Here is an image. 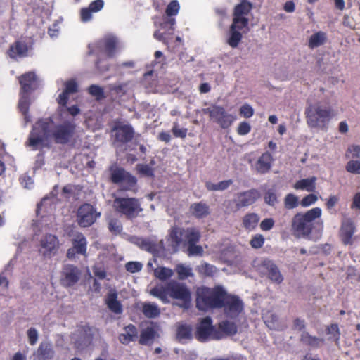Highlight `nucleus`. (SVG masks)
I'll return each mask as SVG.
<instances>
[{
  "instance_id": "37998d69",
  "label": "nucleus",
  "mask_w": 360,
  "mask_h": 360,
  "mask_svg": "<svg viewBox=\"0 0 360 360\" xmlns=\"http://www.w3.org/2000/svg\"><path fill=\"white\" fill-rule=\"evenodd\" d=\"M219 328L222 331L229 335H233L237 332V327L236 324L229 321H224L220 323Z\"/></svg>"
},
{
  "instance_id": "f3484780",
  "label": "nucleus",
  "mask_w": 360,
  "mask_h": 360,
  "mask_svg": "<svg viewBox=\"0 0 360 360\" xmlns=\"http://www.w3.org/2000/svg\"><path fill=\"white\" fill-rule=\"evenodd\" d=\"M54 354L52 344L49 342H41L33 354V360H51Z\"/></svg>"
},
{
  "instance_id": "58836bf2",
  "label": "nucleus",
  "mask_w": 360,
  "mask_h": 360,
  "mask_svg": "<svg viewBox=\"0 0 360 360\" xmlns=\"http://www.w3.org/2000/svg\"><path fill=\"white\" fill-rule=\"evenodd\" d=\"M173 274V270L169 268L159 266L154 269V276L161 281L171 278Z\"/></svg>"
},
{
  "instance_id": "f257e3e1",
  "label": "nucleus",
  "mask_w": 360,
  "mask_h": 360,
  "mask_svg": "<svg viewBox=\"0 0 360 360\" xmlns=\"http://www.w3.org/2000/svg\"><path fill=\"white\" fill-rule=\"evenodd\" d=\"M53 126V120L48 117L41 119L32 127L26 145L33 150H37L44 146L47 139L52 136L58 143H66L74 136L76 125L73 122L66 121L56 126L53 131L51 133L50 129Z\"/></svg>"
},
{
  "instance_id": "052dcab7",
  "label": "nucleus",
  "mask_w": 360,
  "mask_h": 360,
  "mask_svg": "<svg viewBox=\"0 0 360 360\" xmlns=\"http://www.w3.org/2000/svg\"><path fill=\"white\" fill-rule=\"evenodd\" d=\"M318 198L314 194H309L301 200V205L303 207H308L316 202Z\"/></svg>"
},
{
  "instance_id": "6e6d98bb",
  "label": "nucleus",
  "mask_w": 360,
  "mask_h": 360,
  "mask_svg": "<svg viewBox=\"0 0 360 360\" xmlns=\"http://www.w3.org/2000/svg\"><path fill=\"white\" fill-rule=\"evenodd\" d=\"M264 243V238L261 234H257L252 237L250 244L253 248H259Z\"/></svg>"
},
{
  "instance_id": "680f3d73",
  "label": "nucleus",
  "mask_w": 360,
  "mask_h": 360,
  "mask_svg": "<svg viewBox=\"0 0 360 360\" xmlns=\"http://www.w3.org/2000/svg\"><path fill=\"white\" fill-rule=\"evenodd\" d=\"M188 251L189 255H202L203 249L200 245H197L195 243L188 245Z\"/></svg>"
},
{
  "instance_id": "4d7b16f0",
  "label": "nucleus",
  "mask_w": 360,
  "mask_h": 360,
  "mask_svg": "<svg viewBox=\"0 0 360 360\" xmlns=\"http://www.w3.org/2000/svg\"><path fill=\"white\" fill-rule=\"evenodd\" d=\"M136 169L139 173L146 176H151L153 175V169L148 165L139 164L136 165Z\"/></svg>"
},
{
  "instance_id": "c85d7f7f",
  "label": "nucleus",
  "mask_w": 360,
  "mask_h": 360,
  "mask_svg": "<svg viewBox=\"0 0 360 360\" xmlns=\"http://www.w3.org/2000/svg\"><path fill=\"white\" fill-rule=\"evenodd\" d=\"M36 81V75L32 72L22 75L20 77V84L24 93L30 91Z\"/></svg>"
},
{
  "instance_id": "de8ad7c7",
  "label": "nucleus",
  "mask_w": 360,
  "mask_h": 360,
  "mask_svg": "<svg viewBox=\"0 0 360 360\" xmlns=\"http://www.w3.org/2000/svg\"><path fill=\"white\" fill-rule=\"evenodd\" d=\"M137 245L143 250H146L150 252H154L156 251L155 245L147 239H139Z\"/></svg>"
},
{
  "instance_id": "5fc2aeb1",
  "label": "nucleus",
  "mask_w": 360,
  "mask_h": 360,
  "mask_svg": "<svg viewBox=\"0 0 360 360\" xmlns=\"http://www.w3.org/2000/svg\"><path fill=\"white\" fill-rule=\"evenodd\" d=\"M346 169L351 173L360 174V162L357 160L349 161L347 166Z\"/></svg>"
},
{
  "instance_id": "393cba45",
  "label": "nucleus",
  "mask_w": 360,
  "mask_h": 360,
  "mask_svg": "<svg viewBox=\"0 0 360 360\" xmlns=\"http://www.w3.org/2000/svg\"><path fill=\"white\" fill-rule=\"evenodd\" d=\"M272 160V156L269 153H263L256 163V170L257 172L260 174L267 172L271 169Z\"/></svg>"
},
{
  "instance_id": "e2e57ef3",
  "label": "nucleus",
  "mask_w": 360,
  "mask_h": 360,
  "mask_svg": "<svg viewBox=\"0 0 360 360\" xmlns=\"http://www.w3.org/2000/svg\"><path fill=\"white\" fill-rule=\"evenodd\" d=\"M240 113L246 118L252 117L254 114L253 108L248 104H245L240 108Z\"/></svg>"
},
{
  "instance_id": "39448f33",
  "label": "nucleus",
  "mask_w": 360,
  "mask_h": 360,
  "mask_svg": "<svg viewBox=\"0 0 360 360\" xmlns=\"http://www.w3.org/2000/svg\"><path fill=\"white\" fill-rule=\"evenodd\" d=\"M307 123L311 128L326 129L330 120L334 116L330 108L310 105L305 110Z\"/></svg>"
},
{
  "instance_id": "4468645a",
  "label": "nucleus",
  "mask_w": 360,
  "mask_h": 360,
  "mask_svg": "<svg viewBox=\"0 0 360 360\" xmlns=\"http://www.w3.org/2000/svg\"><path fill=\"white\" fill-rule=\"evenodd\" d=\"M258 271L267 277L274 283L280 284L283 281V276L281 274L278 268L271 260L263 259L258 266Z\"/></svg>"
},
{
  "instance_id": "a211bd4d",
  "label": "nucleus",
  "mask_w": 360,
  "mask_h": 360,
  "mask_svg": "<svg viewBox=\"0 0 360 360\" xmlns=\"http://www.w3.org/2000/svg\"><path fill=\"white\" fill-rule=\"evenodd\" d=\"M212 327L211 319L206 317L203 319L197 328L196 338L200 341H205L211 337Z\"/></svg>"
},
{
  "instance_id": "0eeeda50",
  "label": "nucleus",
  "mask_w": 360,
  "mask_h": 360,
  "mask_svg": "<svg viewBox=\"0 0 360 360\" xmlns=\"http://www.w3.org/2000/svg\"><path fill=\"white\" fill-rule=\"evenodd\" d=\"M113 207L128 219H133L142 211L139 200L134 198L117 196L113 201Z\"/></svg>"
},
{
  "instance_id": "423d86ee",
  "label": "nucleus",
  "mask_w": 360,
  "mask_h": 360,
  "mask_svg": "<svg viewBox=\"0 0 360 360\" xmlns=\"http://www.w3.org/2000/svg\"><path fill=\"white\" fill-rule=\"evenodd\" d=\"M260 195L256 189H250L243 192H238L233 198L225 202L228 212H237L240 208L250 206L255 202Z\"/></svg>"
},
{
  "instance_id": "ddd939ff",
  "label": "nucleus",
  "mask_w": 360,
  "mask_h": 360,
  "mask_svg": "<svg viewBox=\"0 0 360 360\" xmlns=\"http://www.w3.org/2000/svg\"><path fill=\"white\" fill-rule=\"evenodd\" d=\"M112 131L114 136L113 144L117 146L129 142L133 139L134 134V129L131 125L121 122L116 123Z\"/></svg>"
},
{
  "instance_id": "49530a36",
  "label": "nucleus",
  "mask_w": 360,
  "mask_h": 360,
  "mask_svg": "<svg viewBox=\"0 0 360 360\" xmlns=\"http://www.w3.org/2000/svg\"><path fill=\"white\" fill-rule=\"evenodd\" d=\"M176 271L179 279H185L192 275V269L183 264H178L176 267Z\"/></svg>"
},
{
  "instance_id": "cd10ccee",
  "label": "nucleus",
  "mask_w": 360,
  "mask_h": 360,
  "mask_svg": "<svg viewBox=\"0 0 360 360\" xmlns=\"http://www.w3.org/2000/svg\"><path fill=\"white\" fill-rule=\"evenodd\" d=\"M316 177L312 176L308 179L297 181L293 186L295 189L305 190L308 192H314L316 189Z\"/></svg>"
},
{
  "instance_id": "c9c22d12",
  "label": "nucleus",
  "mask_w": 360,
  "mask_h": 360,
  "mask_svg": "<svg viewBox=\"0 0 360 360\" xmlns=\"http://www.w3.org/2000/svg\"><path fill=\"white\" fill-rule=\"evenodd\" d=\"M239 30L238 28L230 27V37L227 43L232 48H236L242 39V34Z\"/></svg>"
},
{
  "instance_id": "7c9ffc66",
  "label": "nucleus",
  "mask_w": 360,
  "mask_h": 360,
  "mask_svg": "<svg viewBox=\"0 0 360 360\" xmlns=\"http://www.w3.org/2000/svg\"><path fill=\"white\" fill-rule=\"evenodd\" d=\"M27 50V46L25 43L17 41L10 47L8 54L13 58L18 56H25Z\"/></svg>"
},
{
  "instance_id": "e433bc0d",
  "label": "nucleus",
  "mask_w": 360,
  "mask_h": 360,
  "mask_svg": "<svg viewBox=\"0 0 360 360\" xmlns=\"http://www.w3.org/2000/svg\"><path fill=\"white\" fill-rule=\"evenodd\" d=\"M232 184L233 181L231 179L222 181L217 184L207 181L205 184V186L207 189L210 191H222L228 188Z\"/></svg>"
},
{
  "instance_id": "ea45409f",
  "label": "nucleus",
  "mask_w": 360,
  "mask_h": 360,
  "mask_svg": "<svg viewBox=\"0 0 360 360\" xmlns=\"http://www.w3.org/2000/svg\"><path fill=\"white\" fill-rule=\"evenodd\" d=\"M108 229L115 235L120 233L122 231V225L120 221L114 217H110L108 220Z\"/></svg>"
},
{
  "instance_id": "2f4dec72",
  "label": "nucleus",
  "mask_w": 360,
  "mask_h": 360,
  "mask_svg": "<svg viewBox=\"0 0 360 360\" xmlns=\"http://www.w3.org/2000/svg\"><path fill=\"white\" fill-rule=\"evenodd\" d=\"M142 312L147 318H156L160 314V309L153 302H144L142 304Z\"/></svg>"
},
{
  "instance_id": "3c124183",
  "label": "nucleus",
  "mask_w": 360,
  "mask_h": 360,
  "mask_svg": "<svg viewBox=\"0 0 360 360\" xmlns=\"http://www.w3.org/2000/svg\"><path fill=\"white\" fill-rule=\"evenodd\" d=\"M179 10V4L177 1H172L166 8V14L168 16L177 15Z\"/></svg>"
},
{
  "instance_id": "5701e85b",
  "label": "nucleus",
  "mask_w": 360,
  "mask_h": 360,
  "mask_svg": "<svg viewBox=\"0 0 360 360\" xmlns=\"http://www.w3.org/2000/svg\"><path fill=\"white\" fill-rule=\"evenodd\" d=\"M65 276L64 282L67 285H72L79 279V271L78 269L72 265H67L63 269Z\"/></svg>"
},
{
  "instance_id": "c03bdc74",
  "label": "nucleus",
  "mask_w": 360,
  "mask_h": 360,
  "mask_svg": "<svg viewBox=\"0 0 360 360\" xmlns=\"http://www.w3.org/2000/svg\"><path fill=\"white\" fill-rule=\"evenodd\" d=\"M29 106V98L27 96L23 95L19 101V108L20 111L25 115V122H30V118L27 115Z\"/></svg>"
},
{
  "instance_id": "f03ea898",
  "label": "nucleus",
  "mask_w": 360,
  "mask_h": 360,
  "mask_svg": "<svg viewBox=\"0 0 360 360\" xmlns=\"http://www.w3.org/2000/svg\"><path fill=\"white\" fill-rule=\"evenodd\" d=\"M150 294L163 303H169V297L181 302L179 306L188 308L191 302V292L186 285L175 281L168 282L165 285H157L150 290Z\"/></svg>"
},
{
  "instance_id": "8fccbe9b",
  "label": "nucleus",
  "mask_w": 360,
  "mask_h": 360,
  "mask_svg": "<svg viewBox=\"0 0 360 360\" xmlns=\"http://www.w3.org/2000/svg\"><path fill=\"white\" fill-rule=\"evenodd\" d=\"M89 93L96 97V100H101L105 97L103 89L98 85H91L89 87Z\"/></svg>"
},
{
  "instance_id": "72a5a7b5",
  "label": "nucleus",
  "mask_w": 360,
  "mask_h": 360,
  "mask_svg": "<svg viewBox=\"0 0 360 360\" xmlns=\"http://www.w3.org/2000/svg\"><path fill=\"white\" fill-rule=\"evenodd\" d=\"M73 248L79 254L86 255V240L85 237L79 233L76 235L73 240Z\"/></svg>"
},
{
  "instance_id": "dca6fc26",
  "label": "nucleus",
  "mask_w": 360,
  "mask_h": 360,
  "mask_svg": "<svg viewBox=\"0 0 360 360\" xmlns=\"http://www.w3.org/2000/svg\"><path fill=\"white\" fill-rule=\"evenodd\" d=\"M355 232V224L350 218H344L340 228V236L345 245L352 244V236Z\"/></svg>"
},
{
  "instance_id": "6e6552de",
  "label": "nucleus",
  "mask_w": 360,
  "mask_h": 360,
  "mask_svg": "<svg viewBox=\"0 0 360 360\" xmlns=\"http://www.w3.org/2000/svg\"><path fill=\"white\" fill-rule=\"evenodd\" d=\"M111 180L115 184H120L117 195L122 191H132L135 193L136 188V179L122 168H111Z\"/></svg>"
},
{
  "instance_id": "412c9836",
  "label": "nucleus",
  "mask_w": 360,
  "mask_h": 360,
  "mask_svg": "<svg viewBox=\"0 0 360 360\" xmlns=\"http://www.w3.org/2000/svg\"><path fill=\"white\" fill-rule=\"evenodd\" d=\"M324 339L310 335L307 331L303 330L300 335V342L312 348L320 347L324 343Z\"/></svg>"
},
{
  "instance_id": "7ed1b4c3",
  "label": "nucleus",
  "mask_w": 360,
  "mask_h": 360,
  "mask_svg": "<svg viewBox=\"0 0 360 360\" xmlns=\"http://www.w3.org/2000/svg\"><path fill=\"white\" fill-rule=\"evenodd\" d=\"M321 214L322 210L319 207L297 213L291 221L292 235L297 238L308 237L312 232L314 221L319 219Z\"/></svg>"
},
{
  "instance_id": "f8f14e48",
  "label": "nucleus",
  "mask_w": 360,
  "mask_h": 360,
  "mask_svg": "<svg viewBox=\"0 0 360 360\" xmlns=\"http://www.w3.org/2000/svg\"><path fill=\"white\" fill-rule=\"evenodd\" d=\"M100 214L91 205L85 203L77 210L78 224L82 227H89L96 221Z\"/></svg>"
},
{
  "instance_id": "bb28decb",
  "label": "nucleus",
  "mask_w": 360,
  "mask_h": 360,
  "mask_svg": "<svg viewBox=\"0 0 360 360\" xmlns=\"http://www.w3.org/2000/svg\"><path fill=\"white\" fill-rule=\"evenodd\" d=\"M138 336V330L136 328L129 324L124 328V333H121L119 336V340L121 343L127 345L133 341Z\"/></svg>"
},
{
  "instance_id": "a18cd8bd",
  "label": "nucleus",
  "mask_w": 360,
  "mask_h": 360,
  "mask_svg": "<svg viewBox=\"0 0 360 360\" xmlns=\"http://www.w3.org/2000/svg\"><path fill=\"white\" fill-rule=\"evenodd\" d=\"M284 205L288 210L295 208L298 205V198L294 194H288L284 199Z\"/></svg>"
},
{
  "instance_id": "6ab92c4d",
  "label": "nucleus",
  "mask_w": 360,
  "mask_h": 360,
  "mask_svg": "<svg viewBox=\"0 0 360 360\" xmlns=\"http://www.w3.org/2000/svg\"><path fill=\"white\" fill-rule=\"evenodd\" d=\"M264 323L271 330H283L287 328L286 324L281 322L277 315L268 311L264 314Z\"/></svg>"
},
{
  "instance_id": "13d9d810",
  "label": "nucleus",
  "mask_w": 360,
  "mask_h": 360,
  "mask_svg": "<svg viewBox=\"0 0 360 360\" xmlns=\"http://www.w3.org/2000/svg\"><path fill=\"white\" fill-rule=\"evenodd\" d=\"M328 334H330L333 336L334 340L336 343L338 342L340 339V330L337 324H331L327 328Z\"/></svg>"
},
{
  "instance_id": "a878e982",
  "label": "nucleus",
  "mask_w": 360,
  "mask_h": 360,
  "mask_svg": "<svg viewBox=\"0 0 360 360\" xmlns=\"http://www.w3.org/2000/svg\"><path fill=\"white\" fill-rule=\"evenodd\" d=\"M259 219L257 213L248 212L242 218L243 227L247 231H252L257 226Z\"/></svg>"
},
{
  "instance_id": "c756f323",
  "label": "nucleus",
  "mask_w": 360,
  "mask_h": 360,
  "mask_svg": "<svg viewBox=\"0 0 360 360\" xmlns=\"http://www.w3.org/2000/svg\"><path fill=\"white\" fill-rule=\"evenodd\" d=\"M176 338L181 341L183 340L191 339V330L192 328L189 325L186 323L179 322L176 324Z\"/></svg>"
},
{
  "instance_id": "338daca9",
  "label": "nucleus",
  "mask_w": 360,
  "mask_h": 360,
  "mask_svg": "<svg viewBox=\"0 0 360 360\" xmlns=\"http://www.w3.org/2000/svg\"><path fill=\"white\" fill-rule=\"evenodd\" d=\"M65 91L68 94H73L77 91V84L74 79L68 81L65 83Z\"/></svg>"
},
{
  "instance_id": "1a4fd4ad",
  "label": "nucleus",
  "mask_w": 360,
  "mask_h": 360,
  "mask_svg": "<svg viewBox=\"0 0 360 360\" xmlns=\"http://www.w3.org/2000/svg\"><path fill=\"white\" fill-rule=\"evenodd\" d=\"M205 113L217 122L221 128L228 129L236 120L234 115L228 113L226 110L219 105H211L203 110Z\"/></svg>"
},
{
  "instance_id": "69168bd1",
  "label": "nucleus",
  "mask_w": 360,
  "mask_h": 360,
  "mask_svg": "<svg viewBox=\"0 0 360 360\" xmlns=\"http://www.w3.org/2000/svg\"><path fill=\"white\" fill-rule=\"evenodd\" d=\"M265 202L271 206L275 205L277 202V197L276 195L271 191H268L264 196Z\"/></svg>"
},
{
  "instance_id": "2eb2a0df",
  "label": "nucleus",
  "mask_w": 360,
  "mask_h": 360,
  "mask_svg": "<svg viewBox=\"0 0 360 360\" xmlns=\"http://www.w3.org/2000/svg\"><path fill=\"white\" fill-rule=\"evenodd\" d=\"M223 306L225 313L230 318H236L243 310V303L236 297L226 295Z\"/></svg>"
},
{
  "instance_id": "09e8293b",
  "label": "nucleus",
  "mask_w": 360,
  "mask_h": 360,
  "mask_svg": "<svg viewBox=\"0 0 360 360\" xmlns=\"http://www.w3.org/2000/svg\"><path fill=\"white\" fill-rule=\"evenodd\" d=\"M186 232H187L186 238L188 240V245L195 244L199 240V239L200 238V233L198 230H196L193 228H191V229H188Z\"/></svg>"
},
{
  "instance_id": "4be33fe9",
  "label": "nucleus",
  "mask_w": 360,
  "mask_h": 360,
  "mask_svg": "<svg viewBox=\"0 0 360 360\" xmlns=\"http://www.w3.org/2000/svg\"><path fill=\"white\" fill-rule=\"evenodd\" d=\"M104 6L103 0H95L91 2L88 8H82L81 11V18L82 21L86 22L91 18V13L101 11Z\"/></svg>"
},
{
  "instance_id": "4c0bfd02",
  "label": "nucleus",
  "mask_w": 360,
  "mask_h": 360,
  "mask_svg": "<svg viewBox=\"0 0 360 360\" xmlns=\"http://www.w3.org/2000/svg\"><path fill=\"white\" fill-rule=\"evenodd\" d=\"M117 41L113 37H106L103 41H101V46H103L104 51L108 54V56H112L114 53L115 49L116 47Z\"/></svg>"
},
{
  "instance_id": "b1692460",
  "label": "nucleus",
  "mask_w": 360,
  "mask_h": 360,
  "mask_svg": "<svg viewBox=\"0 0 360 360\" xmlns=\"http://www.w3.org/2000/svg\"><path fill=\"white\" fill-rule=\"evenodd\" d=\"M190 212L195 217L201 219L210 214V207L206 203L195 202L191 205Z\"/></svg>"
},
{
  "instance_id": "aec40b11",
  "label": "nucleus",
  "mask_w": 360,
  "mask_h": 360,
  "mask_svg": "<svg viewBox=\"0 0 360 360\" xmlns=\"http://www.w3.org/2000/svg\"><path fill=\"white\" fill-rule=\"evenodd\" d=\"M108 309L116 314H120L122 312V306L117 300V294L115 290L110 291L106 295L105 300Z\"/></svg>"
},
{
  "instance_id": "a19ab883",
  "label": "nucleus",
  "mask_w": 360,
  "mask_h": 360,
  "mask_svg": "<svg viewBox=\"0 0 360 360\" xmlns=\"http://www.w3.org/2000/svg\"><path fill=\"white\" fill-rule=\"evenodd\" d=\"M172 245L176 248L180 245L182 240V230L179 228H172L169 234Z\"/></svg>"
},
{
  "instance_id": "0e129e2a",
  "label": "nucleus",
  "mask_w": 360,
  "mask_h": 360,
  "mask_svg": "<svg viewBox=\"0 0 360 360\" xmlns=\"http://www.w3.org/2000/svg\"><path fill=\"white\" fill-rule=\"evenodd\" d=\"M172 132L176 137L185 138L187 134V129L185 128H179L177 123H174Z\"/></svg>"
},
{
  "instance_id": "9b49d317",
  "label": "nucleus",
  "mask_w": 360,
  "mask_h": 360,
  "mask_svg": "<svg viewBox=\"0 0 360 360\" xmlns=\"http://www.w3.org/2000/svg\"><path fill=\"white\" fill-rule=\"evenodd\" d=\"M59 248L58 238L52 234H46L39 241V252L45 259L56 255Z\"/></svg>"
},
{
  "instance_id": "bf43d9fd",
  "label": "nucleus",
  "mask_w": 360,
  "mask_h": 360,
  "mask_svg": "<svg viewBox=\"0 0 360 360\" xmlns=\"http://www.w3.org/2000/svg\"><path fill=\"white\" fill-rule=\"evenodd\" d=\"M27 333L29 343L31 345H35L36 342H37L38 338H39V334H38L37 330L34 328H30L27 330Z\"/></svg>"
},
{
  "instance_id": "20e7f679",
  "label": "nucleus",
  "mask_w": 360,
  "mask_h": 360,
  "mask_svg": "<svg viewBox=\"0 0 360 360\" xmlns=\"http://www.w3.org/2000/svg\"><path fill=\"white\" fill-rule=\"evenodd\" d=\"M226 292L220 288H200L197 291L196 307L202 311L223 307Z\"/></svg>"
},
{
  "instance_id": "774afa93",
  "label": "nucleus",
  "mask_w": 360,
  "mask_h": 360,
  "mask_svg": "<svg viewBox=\"0 0 360 360\" xmlns=\"http://www.w3.org/2000/svg\"><path fill=\"white\" fill-rule=\"evenodd\" d=\"M274 224V221L271 218H266L260 223V228L263 231H269L272 229Z\"/></svg>"
},
{
  "instance_id": "f704fd0d",
  "label": "nucleus",
  "mask_w": 360,
  "mask_h": 360,
  "mask_svg": "<svg viewBox=\"0 0 360 360\" xmlns=\"http://www.w3.org/2000/svg\"><path fill=\"white\" fill-rule=\"evenodd\" d=\"M155 331L152 327L143 329L140 335L139 343L141 345L150 344L155 338Z\"/></svg>"
},
{
  "instance_id": "864d4df0",
  "label": "nucleus",
  "mask_w": 360,
  "mask_h": 360,
  "mask_svg": "<svg viewBox=\"0 0 360 360\" xmlns=\"http://www.w3.org/2000/svg\"><path fill=\"white\" fill-rule=\"evenodd\" d=\"M292 328L293 330L302 333L305 330L306 323L304 319L296 318L292 321Z\"/></svg>"
},
{
  "instance_id": "79ce46f5",
  "label": "nucleus",
  "mask_w": 360,
  "mask_h": 360,
  "mask_svg": "<svg viewBox=\"0 0 360 360\" xmlns=\"http://www.w3.org/2000/svg\"><path fill=\"white\" fill-rule=\"evenodd\" d=\"M198 271L201 274L212 276L217 272V268L213 265L205 262L198 266Z\"/></svg>"
},
{
  "instance_id": "603ef678",
  "label": "nucleus",
  "mask_w": 360,
  "mask_h": 360,
  "mask_svg": "<svg viewBox=\"0 0 360 360\" xmlns=\"http://www.w3.org/2000/svg\"><path fill=\"white\" fill-rule=\"evenodd\" d=\"M126 270L130 273H136L143 268V264L139 262H129L125 264Z\"/></svg>"
},
{
  "instance_id": "9d476101",
  "label": "nucleus",
  "mask_w": 360,
  "mask_h": 360,
  "mask_svg": "<svg viewBox=\"0 0 360 360\" xmlns=\"http://www.w3.org/2000/svg\"><path fill=\"white\" fill-rule=\"evenodd\" d=\"M252 8V4L248 1H243L234 8L233 22L231 27L243 30L248 28L249 19L248 18Z\"/></svg>"
},
{
  "instance_id": "473e14b6",
  "label": "nucleus",
  "mask_w": 360,
  "mask_h": 360,
  "mask_svg": "<svg viewBox=\"0 0 360 360\" xmlns=\"http://www.w3.org/2000/svg\"><path fill=\"white\" fill-rule=\"evenodd\" d=\"M326 34L323 32H317L309 37L308 46L310 49H314L323 45L326 41Z\"/></svg>"
}]
</instances>
